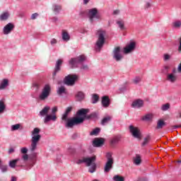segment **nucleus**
<instances>
[{"instance_id": "f257e3e1", "label": "nucleus", "mask_w": 181, "mask_h": 181, "mask_svg": "<svg viewBox=\"0 0 181 181\" xmlns=\"http://www.w3.org/2000/svg\"><path fill=\"white\" fill-rule=\"evenodd\" d=\"M95 156L92 157H83L80 159H76L74 160L77 165H81V163H86V166H90L89 168L90 173H94L97 169V165L95 164Z\"/></svg>"}, {"instance_id": "f03ea898", "label": "nucleus", "mask_w": 181, "mask_h": 181, "mask_svg": "<svg viewBox=\"0 0 181 181\" xmlns=\"http://www.w3.org/2000/svg\"><path fill=\"white\" fill-rule=\"evenodd\" d=\"M40 129L35 127L32 132H31V144L30 146V151L31 152H35L36 149H37V144L40 141V138H42V136H40Z\"/></svg>"}, {"instance_id": "7ed1b4c3", "label": "nucleus", "mask_w": 181, "mask_h": 181, "mask_svg": "<svg viewBox=\"0 0 181 181\" xmlns=\"http://www.w3.org/2000/svg\"><path fill=\"white\" fill-rule=\"evenodd\" d=\"M105 35L106 33L105 30H98L97 33L98 41L95 45V50L96 52H100L103 46H104V43H105Z\"/></svg>"}, {"instance_id": "20e7f679", "label": "nucleus", "mask_w": 181, "mask_h": 181, "mask_svg": "<svg viewBox=\"0 0 181 181\" xmlns=\"http://www.w3.org/2000/svg\"><path fill=\"white\" fill-rule=\"evenodd\" d=\"M50 93H52V87L50 86V85H45L41 93L38 95V100L40 101H45V100H47V98H49Z\"/></svg>"}, {"instance_id": "39448f33", "label": "nucleus", "mask_w": 181, "mask_h": 181, "mask_svg": "<svg viewBox=\"0 0 181 181\" xmlns=\"http://www.w3.org/2000/svg\"><path fill=\"white\" fill-rule=\"evenodd\" d=\"M107 162L105 165L104 172L108 173L111 169H112V165H114V158H112V153L109 152L106 153Z\"/></svg>"}, {"instance_id": "423d86ee", "label": "nucleus", "mask_w": 181, "mask_h": 181, "mask_svg": "<svg viewBox=\"0 0 181 181\" xmlns=\"http://www.w3.org/2000/svg\"><path fill=\"white\" fill-rule=\"evenodd\" d=\"M84 122V117H73L72 119H66L65 127L66 128H73L74 125H78Z\"/></svg>"}, {"instance_id": "0eeeda50", "label": "nucleus", "mask_w": 181, "mask_h": 181, "mask_svg": "<svg viewBox=\"0 0 181 181\" xmlns=\"http://www.w3.org/2000/svg\"><path fill=\"white\" fill-rule=\"evenodd\" d=\"M85 60L86 56L84 55H80L76 58H71L69 61V66L71 69H76V67H78V64H81Z\"/></svg>"}, {"instance_id": "6e6552de", "label": "nucleus", "mask_w": 181, "mask_h": 181, "mask_svg": "<svg viewBox=\"0 0 181 181\" xmlns=\"http://www.w3.org/2000/svg\"><path fill=\"white\" fill-rule=\"evenodd\" d=\"M88 16L90 22L100 21L101 19V14L98 13V10H97L95 8L88 10Z\"/></svg>"}, {"instance_id": "1a4fd4ad", "label": "nucleus", "mask_w": 181, "mask_h": 181, "mask_svg": "<svg viewBox=\"0 0 181 181\" xmlns=\"http://www.w3.org/2000/svg\"><path fill=\"white\" fill-rule=\"evenodd\" d=\"M78 78V76L77 75H68L66 77H65L64 83L66 84V86H74V83H76V81Z\"/></svg>"}, {"instance_id": "9d476101", "label": "nucleus", "mask_w": 181, "mask_h": 181, "mask_svg": "<svg viewBox=\"0 0 181 181\" xmlns=\"http://www.w3.org/2000/svg\"><path fill=\"white\" fill-rule=\"evenodd\" d=\"M129 129L130 131V133L134 138H136L137 139H141V130H139V128L135 127L133 125H130L129 127Z\"/></svg>"}, {"instance_id": "9b49d317", "label": "nucleus", "mask_w": 181, "mask_h": 181, "mask_svg": "<svg viewBox=\"0 0 181 181\" xmlns=\"http://www.w3.org/2000/svg\"><path fill=\"white\" fill-rule=\"evenodd\" d=\"M136 47V43L135 42H130L124 48V53H125V54L132 53V52L135 50Z\"/></svg>"}, {"instance_id": "f8f14e48", "label": "nucleus", "mask_w": 181, "mask_h": 181, "mask_svg": "<svg viewBox=\"0 0 181 181\" xmlns=\"http://www.w3.org/2000/svg\"><path fill=\"white\" fill-rule=\"evenodd\" d=\"M122 54L121 53V47H117L113 50V59L116 60V62H120L122 60Z\"/></svg>"}, {"instance_id": "ddd939ff", "label": "nucleus", "mask_w": 181, "mask_h": 181, "mask_svg": "<svg viewBox=\"0 0 181 181\" xmlns=\"http://www.w3.org/2000/svg\"><path fill=\"white\" fill-rule=\"evenodd\" d=\"M13 29H15V25L13 23H9L4 26L3 29V33L4 35H9V33H12Z\"/></svg>"}, {"instance_id": "4468645a", "label": "nucleus", "mask_w": 181, "mask_h": 181, "mask_svg": "<svg viewBox=\"0 0 181 181\" xmlns=\"http://www.w3.org/2000/svg\"><path fill=\"white\" fill-rule=\"evenodd\" d=\"M166 80L169 83H176L177 81V76L173 73L168 74L166 76Z\"/></svg>"}, {"instance_id": "2eb2a0df", "label": "nucleus", "mask_w": 181, "mask_h": 181, "mask_svg": "<svg viewBox=\"0 0 181 181\" xmlns=\"http://www.w3.org/2000/svg\"><path fill=\"white\" fill-rule=\"evenodd\" d=\"M37 154L36 153H34L30 156V160L31 163L29 165L28 169H30L31 168H33V166H35L37 160Z\"/></svg>"}, {"instance_id": "dca6fc26", "label": "nucleus", "mask_w": 181, "mask_h": 181, "mask_svg": "<svg viewBox=\"0 0 181 181\" xmlns=\"http://www.w3.org/2000/svg\"><path fill=\"white\" fill-rule=\"evenodd\" d=\"M132 107H133V108H141V107H144V100L140 99L134 100L132 103Z\"/></svg>"}, {"instance_id": "f3484780", "label": "nucleus", "mask_w": 181, "mask_h": 181, "mask_svg": "<svg viewBox=\"0 0 181 181\" xmlns=\"http://www.w3.org/2000/svg\"><path fill=\"white\" fill-rule=\"evenodd\" d=\"M28 159H29V156L28 154L23 155L21 158H18V163H20V166H25L26 165V162H28Z\"/></svg>"}, {"instance_id": "a211bd4d", "label": "nucleus", "mask_w": 181, "mask_h": 181, "mask_svg": "<svg viewBox=\"0 0 181 181\" xmlns=\"http://www.w3.org/2000/svg\"><path fill=\"white\" fill-rule=\"evenodd\" d=\"M121 141V136L120 135H117L114 136L111 140H110V145L111 146H115Z\"/></svg>"}, {"instance_id": "6ab92c4d", "label": "nucleus", "mask_w": 181, "mask_h": 181, "mask_svg": "<svg viewBox=\"0 0 181 181\" xmlns=\"http://www.w3.org/2000/svg\"><path fill=\"white\" fill-rule=\"evenodd\" d=\"M56 119H57V117L56 116V115H47L44 122L45 124H47V122H49V121H56Z\"/></svg>"}, {"instance_id": "aec40b11", "label": "nucleus", "mask_w": 181, "mask_h": 181, "mask_svg": "<svg viewBox=\"0 0 181 181\" xmlns=\"http://www.w3.org/2000/svg\"><path fill=\"white\" fill-rule=\"evenodd\" d=\"M141 163H142V158H141V156L139 154H136L133 158V163L138 166Z\"/></svg>"}, {"instance_id": "412c9836", "label": "nucleus", "mask_w": 181, "mask_h": 181, "mask_svg": "<svg viewBox=\"0 0 181 181\" xmlns=\"http://www.w3.org/2000/svg\"><path fill=\"white\" fill-rule=\"evenodd\" d=\"M102 105L103 107L105 108H107V107L110 106V98L108 96H103L102 98Z\"/></svg>"}, {"instance_id": "4be33fe9", "label": "nucleus", "mask_w": 181, "mask_h": 181, "mask_svg": "<svg viewBox=\"0 0 181 181\" xmlns=\"http://www.w3.org/2000/svg\"><path fill=\"white\" fill-rule=\"evenodd\" d=\"M9 86V81L6 78L3 79L0 83V90H5Z\"/></svg>"}, {"instance_id": "5701e85b", "label": "nucleus", "mask_w": 181, "mask_h": 181, "mask_svg": "<svg viewBox=\"0 0 181 181\" xmlns=\"http://www.w3.org/2000/svg\"><path fill=\"white\" fill-rule=\"evenodd\" d=\"M62 63H63V60H62V59H59L57 62L55 69H54V71L53 73V77H54V76H56V74H57V71H60V66H62Z\"/></svg>"}, {"instance_id": "b1692460", "label": "nucleus", "mask_w": 181, "mask_h": 181, "mask_svg": "<svg viewBox=\"0 0 181 181\" xmlns=\"http://www.w3.org/2000/svg\"><path fill=\"white\" fill-rule=\"evenodd\" d=\"M89 111H90V110H88V109H81V110H78L76 114L78 117H86V115H87V114H88Z\"/></svg>"}, {"instance_id": "393cba45", "label": "nucleus", "mask_w": 181, "mask_h": 181, "mask_svg": "<svg viewBox=\"0 0 181 181\" xmlns=\"http://www.w3.org/2000/svg\"><path fill=\"white\" fill-rule=\"evenodd\" d=\"M62 40L64 42H69V40H70V34L65 30H62Z\"/></svg>"}, {"instance_id": "a878e982", "label": "nucleus", "mask_w": 181, "mask_h": 181, "mask_svg": "<svg viewBox=\"0 0 181 181\" xmlns=\"http://www.w3.org/2000/svg\"><path fill=\"white\" fill-rule=\"evenodd\" d=\"M50 110V107L49 106H45L40 112V115L41 117H45V115H47L49 114V111Z\"/></svg>"}, {"instance_id": "bb28decb", "label": "nucleus", "mask_w": 181, "mask_h": 181, "mask_svg": "<svg viewBox=\"0 0 181 181\" xmlns=\"http://www.w3.org/2000/svg\"><path fill=\"white\" fill-rule=\"evenodd\" d=\"M52 9L55 15H57V13H59L60 11H62V6L59 4H53Z\"/></svg>"}, {"instance_id": "cd10ccee", "label": "nucleus", "mask_w": 181, "mask_h": 181, "mask_svg": "<svg viewBox=\"0 0 181 181\" xmlns=\"http://www.w3.org/2000/svg\"><path fill=\"white\" fill-rule=\"evenodd\" d=\"M71 110H73V107H69L66 108L65 113L63 115L62 119L64 121H66L67 120V117L69 115V114H70V112H71Z\"/></svg>"}, {"instance_id": "c85d7f7f", "label": "nucleus", "mask_w": 181, "mask_h": 181, "mask_svg": "<svg viewBox=\"0 0 181 181\" xmlns=\"http://www.w3.org/2000/svg\"><path fill=\"white\" fill-rule=\"evenodd\" d=\"M104 144V139H96L93 141L94 146H101Z\"/></svg>"}, {"instance_id": "c756f323", "label": "nucleus", "mask_w": 181, "mask_h": 181, "mask_svg": "<svg viewBox=\"0 0 181 181\" xmlns=\"http://www.w3.org/2000/svg\"><path fill=\"white\" fill-rule=\"evenodd\" d=\"M117 24L121 30H125V23L123 20H117Z\"/></svg>"}, {"instance_id": "7c9ffc66", "label": "nucleus", "mask_w": 181, "mask_h": 181, "mask_svg": "<svg viewBox=\"0 0 181 181\" xmlns=\"http://www.w3.org/2000/svg\"><path fill=\"white\" fill-rule=\"evenodd\" d=\"M165 127V121L163 119H159L157 122L156 129H162Z\"/></svg>"}, {"instance_id": "2f4dec72", "label": "nucleus", "mask_w": 181, "mask_h": 181, "mask_svg": "<svg viewBox=\"0 0 181 181\" xmlns=\"http://www.w3.org/2000/svg\"><path fill=\"white\" fill-rule=\"evenodd\" d=\"M18 162H19V158L12 160L9 162L8 165L10 166V168H16V163H18Z\"/></svg>"}, {"instance_id": "473e14b6", "label": "nucleus", "mask_w": 181, "mask_h": 181, "mask_svg": "<svg viewBox=\"0 0 181 181\" xmlns=\"http://www.w3.org/2000/svg\"><path fill=\"white\" fill-rule=\"evenodd\" d=\"M6 106L5 105V102L4 100H0V114H2L5 111Z\"/></svg>"}, {"instance_id": "72a5a7b5", "label": "nucleus", "mask_w": 181, "mask_h": 181, "mask_svg": "<svg viewBox=\"0 0 181 181\" xmlns=\"http://www.w3.org/2000/svg\"><path fill=\"white\" fill-rule=\"evenodd\" d=\"M172 26L175 29H179V28H180V26H181V21H175L173 22Z\"/></svg>"}, {"instance_id": "f704fd0d", "label": "nucleus", "mask_w": 181, "mask_h": 181, "mask_svg": "<svg viewBox=\"0 0 181 181\" xmlns=\"http://www.w3.org/2000/svg\"><path fill=\"white\" fill-rule=\"evenodd\" d=\"M153 118V114H147L145 116L142 117L143 121H151Z\"/></svg>"}, {"instance_id": "c9c22d12", "label": "nucleus", "mask_w": 181, "mask_h": 181, "mask_svg": "<svg viewBox=\"0 0 181 181\" xmlns=\"http://www.w3.org/2000/svg\"><path fill=\"white\" fill-rule=\"evenodd\" d=\"M9 18V13L5 12L0 16V21H6Z\"/></svg>"}, {"instance_id": "e433bc0d", "label": "nucleus", "mask_w": 181, "mask_h": 181, "mask_svg": "<svg viewBox=\"0 0 181 181\" xmlns=\"http://www.w3.org/2000/svg\"><path fill=\"white\" fill-rule=\"evenodd\" d=\"M84 93L81 91L78 92V93L76 94V98L78 101H81V100H84Z\"/></svg>"}, {"instance_id": "4c0bfd02", "label": "nucleus", "mask_w": 181, "mask_h": 181, "mask_svg": "<svg viewBox=\"0 0 181 181\" xmlns=\"http://www.w3.org/2000/svg\"><path fill=\"white\" fill-rule=\"evenodd\" d=\"M114 181H124L125 178L121 175H116L113 177Z\"/></svg>"}, {"instance_id": "58836bf2", "label": "nucleus", "mask_w": 181, "mask_h": 181, "mask_svg": "<svg viewBox=\"0 0 181 181\" xmlns=\"http://www.w3.org/2000/svg\"><path fill=\"white\" fill-rule=\"evenodd\" d=\"M110 121H111V117L107 116V117L103 118L101 124H102V125H105V124H108V122H110Z\"/></svg>"}, {"instance_id": "ea45409f", "label": "nucleus", "mask_w": 181, "mask_h": 181, "mask_svg": "<svg viewBox=\"0 0 181 181\" xmlns=\"http://www.w3.org/2000/svg\"><path fill=\"white\" fill-rule=\"evenodd\" d=\"M100 99V97L97 94H93L92 96V103L93 104H95L98 100Z\"/></svg>"}, {"instance_id": "a19ab883", "label": "nucleus", "mask_w": 181, "mask_h": 181, "mask_svg": "<svg viewBox=\"0 0 181 181\" xmlns=\"http://www.w3.org/2000/svg\"><path fill=\"white\" fill-rule=\"evenodd\" d=\"M64 93H66V88H64V86H61L58 88L57 94L60 95L62 94H64Z\"/></svg>"}, {"instance_id": "79ce46f5", "label": "nucleus", "mask_w": 181, "mask_h": 181, "mask_svg": "<svg viewBox=\"0 0 181 181\" xmlns=\"http://www.w3.org/2000/svg\"><path fill=\"white\" fill-rule=\"evenodd\" d=\"M170 108V104L169 103H165L161 107L162 111H168V110H169Z\"/></svg>"}, {"instance_id": "37998d69", "label": "nucleus", "mask_w": 181, "mask_h": 181, "mask_svg": "<svg viewBox=\"0 0 181 181\" xmlns=\"http://www.w3.org/2000/svg\"><path fill=\"white\" fill-rule=\"evenodd\" d=\"M21 124H13L11 126V131H18L21 128Z\"/></svg>"}, {"instance_id": "c03bdc74", "label": "nucleus", "mask_w": 181, "mask_h": 181, "mask_svg": "<svg viewBox=\"0 0 181 181\" xmlns=\"http://www.w3.org/2000/svg\"><path fill=\"white\" fill-rule=\"evenodd\" d=\"M170 57H172V55H170L169 54H164L163 59L164 62H168V60H170Z\"/></svg>"}, {"instance_id": "a18cd8bd", "label": "nucleus", "mask_w": 181, "mask_h": 181, "mask_svg": "<svg viewBox=\"0 0 181 181\" xmlns=\"http://www.w3.org/2000/svg\"><path fill=\"white\" fill-rule=\"evenodd\" d=\"M99 132H100V128H96L93 129L92 132H90V135H98Z\"/></svg>"}, {"instance_id": "49530a36", "label": "nucleus", "mask_w": 181, "mask_h": 181, "mask_svg": "<svg viewBox=\"0 0 181 181\" xmlns=\"http://www.w3.org/2000/svg\"><path fill=\"white\" fill-rule=\"evenodd\" d=\"M141 80H142V78L141 76H136L134 78L133 81L134 84H138L141 81Z\"/></svg>"}, {"instance_id": "de8ad7c7", "label": "nucleus", "mask_w": 181, "mask_h": 181, "mask_svg": "<svg viewBox=\"0 0 181 181\" xmlns=\"http://www.w3.org/2000/svg\"><path fill=\"white\" fill-rule=\"evenodd\" d=\"M0 169L3 173H5V172L8 171V165H1Z\"/></svg>"}, {"instance_id": "09e8293b", "label": "nucleus", "mask_w": 181, "mask_h": 181, "mask_svg": "<svg viewBox=\"0 0 181 181\" xmlns=\"http://www.w3.org/2000/svg\"><path fill=\"white\" fill-rule=\"evenodd\" d=\"M33 87L36 88V90H39L40 88V83L39 82H34L33 83Z\"/></svg>"}, {"instance_id": "8fccbe9b", "label": "nucleus", "mask_w": 181, "mask_h": 181, "mask_svg": "<svg viewBox=\"0 0 181 181\" xmlns=\"http://www.w3.org/2000/svg\"><path fill=\"white\" fill-rule=\"evenodd\" d=\"M28 148L26 147H23L21 148V153H23V155H26L28 153Z\"/></svg>"}, {"instance_id": "3c124183", "label": "nucleus", "mask_w": 181, "mask_h": 181, "mask_svg": "<svg viewBox=\"0 0 181 181\" xmlns=\"http://www.w3.org/2000/svg\"><path fill=\"white\" fill-rule=\"evenodd\" d=\"M150 137L149 136H147L144 139V142L142 143V145L143 146H145V145H146L148 142H149V140H150Z\"/></svg>"}, {"instance_id": "603ef678", "label": "nucleus", "mask_w": 181, "mask_h": 181, "mask_svg": "<svg viewBox=\"0 0 181 181\" xmlns=\"http://www.w3.org/2000/svg\"><path fill=\"white\" fill-rule=\"evenodd\" d=\"M56 112H57V106L54 107L52 110V115H56Z\"/></svg>"}, {"instance_id": "864d4df0", "label": "nucleus", "mask_w": 181, "mask_h": 181, "mask_svg": "<svg viewBox=\"0 0 181 181\" xmlns=\"http://www.w3.org/2000/svg\"><path fill=\"white\" fill-rule=\"evenodd\" d=\"M56 43H57V40L52 38L50 41V44L52 45V46H54Z\"/></svg>"}, {"instance_id": "5fc2aeb1", "label": "nucleus", "mask_w": 181, "mask_h": 181, "mask_svg": "<svg viewBox=\"0 0 181 181\" xmlns=\"http://www.w3.org/2000/svg\"><path fill=\"white\" fill-rule=\"evenodd\" d=\"M38 16H39V14L37 13H33L31 16V19L35 20Z\"/></svg>"}, {"instance_id": "6e6d98bb", "label": "nucleus", "mask_w": 181, "mask_h": 181, "mask_svg": "<svg viewBox=\"0 0 181 181\" xmlns=\"http://www.w3.org/2000/svg\"><path fill=\"white\" fill-rule=\"evenodd\" d=\"M151 6H152V5L151 4V3L147 2V3H146V4H145V8H146V9H148V8H151Z\"/></svg>"}, {"instance_id": "4d7b16f0", "label": "nucleus", "mask_w": 181, "mask_h": 181, "mask_svg": "<svg viewBox=\"0 0 181 181\" xmlns=\"http://www.w3.org/2000/svg\"><path fill=\"white\" fill-rule=\"evenodd\" d=\"M81 69H82V70H88V66H87V65H82Z\"/></svg>"}, {"instance_id": "13d9d810", "label": "nucleus", "mask_w": 181, "mask_h": 181, "mask_svg": "<svg viewBox=\"0 0 181 181\" xmlns=\"http://www.w3.org/2000/svg\"><path fill=\"white\" fill-rule=\"evenodd\" d=\"M170 69V66H164V70L165 71H168Z\"/></svg>"}, {"instance_id": "bf43d9fd", "label": "nucleus", "mask_w": 181, "mask_h": 181, "mask_svg": "<svg viewBox=\"0 0 181 181\" xmlns=\"http://www.w3.org/2000/svg\"><path fill=\"white\" fill-rule=\"evenodd\" d=\"M119 10H115L113 11V15H119Z\"/></svg>"}, {"instance_id": "052dcab7", "label": "nucleus", "mask_w": 181, "mask_h": 181, "mask_svg": "<svg viewBox=\"0 0 181 181\" xmlns=\"http://www.w3.org/2000/svg\"><path fill=\"white\" fill-rule=\"evenodd\" d=\"M13 152H15V149L13 148H11L8 150V153H13Z\"/></svg>"}, {"instance_id": "680f3d73", "label": "nucleus", "mask_w": 181, "mask_h": 181, "mask_svg": "<svg viewBox=\"0 0 181 181\" xmlns=\"http://www.w3.org/2000/svg\"><path fill=\"white\" fill-rule=\"evenodd\" d=\"M177 71H178V73H181V63L178 66Z\"/></svg>"}, {"instance_id": "e2e57ef3", "label": "nucleus", "mask_w": 181, "mask_h": 181, "mask_svg": "<svg viewBox=\"0 0 181 181\" xmlns=\"http://www.w3.org/2000/svg\"><path fill=\"white\" fill-rule=\"evenodd\" d=\"M178 52H181V38L180 39V45L178 47Z\"/></svg>"}, {"instance_id": "0e129e2a", "label": "nucleus", "mask_w": 181, "mask_h": 181, "mask_svg": "<svg viewBox=\"0 0 181 181\" xmlns=\"http://www.w3.org/2000/svg\"><path fill=\"white\" fill-rule=\"evenodd\" d=\"M177 118H181V112H178L177 115Z\"/></svg>"}, {"instance_id": "69168bd1", "label": "nucleus", "mask_w": 181, "mask_h": 181, "mask_svg": "<svg viewBox=\"0 0 181 181\" xmlns=\"http://www.w3.org/2000/svg\"><path fill=\"white\" fill-rule=\"evenodd\" d=\"M88 2H90V0H83V4H85V5H86Z\"/></svg>"}, {"instance_id": "338daca9", "label": "nucleus", "mask_w": 181, "mask_h": 181, "mask_svg": "<svg viewBox=\"0 0 181 181\" xmlns=\"http://www.w3.org/2000/svg\"><path fill=\"white\" fill-rule=\"evenodd\" d=\"M175 73H176V69H174L173 70V74H175Z\"/></svg>"}, {"instance_id": "774afa93", "label": "nucleus", "mask_w": 181, "mask_h": 181, "mask_svg": "<svg viewBox=\"0 0 181 181\" xmlns=\"http://www.w3.org/2000/svg\"><path fill=\"white\" fill-rule=\"evenodd\" d=\"M2 165V160L0 159V167Z\"/></svg>"}]
</instances>
